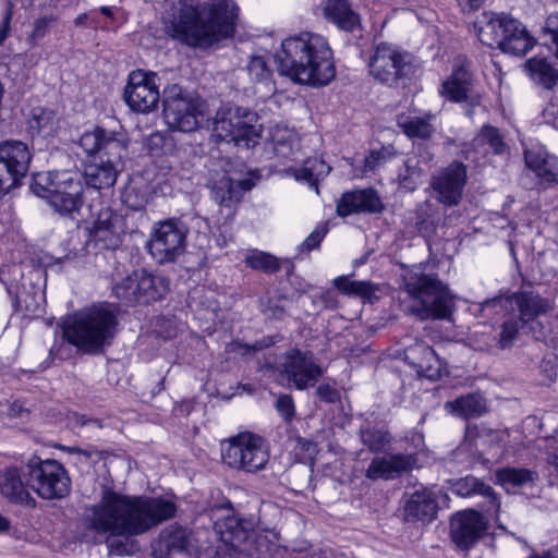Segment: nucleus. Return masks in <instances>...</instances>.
<instances>
[{
    "label": "nucleus",
    "mask_w": 558,
    "mask_h": 558,
    "mask_svg": "<svg viewBox=\"0 0 558 558\" xmlns=\"http://www.w3.org/2000/svg\"><path fill=\"white\" fill-rule=\"evenodd\" d=\"M89 511V529L97 534L130 537L172 519L177 505L165 497L129 496L105 486Z\"/></svg>",
    "instance_id": "obj_1"
},
{
    "label": "nucleus",
    "mask_w": 558,
    "mask_h": 558,
    "mask_svg": "<svg viewBox=\"0 0 558 558\" xmlns=\"http://www.w3.org/2000/svg\"><path fill=\"white\" fill-rule=\"evenodd\" d=\"M236 11L233 0H211L201 9L195 0H167L165 19L174 38L192 47H207L232 36Z\"/></svg>",
    "instance_id": "obj_2"
},
{
    "label": "nucleus",
    "mask_w": 558,
    "mask_h": 558,
    "mask_svg": "<svg viewBox=\"0 0 558 558\" xmlns=\"http://www.w3.org/2000/svg\"><path fill=\"white\" fill-rule=\"evenodd\" d=\"M278 72L292 81L324 86L336 76L332 50L327 39L315 33L301 32L287 37L276 53Z\"/></svg>",
    "instance_id": "obj_3"
},
{
    "label": "nucleus",
    "mask_w": 558,
    "mask_h": 558,
    "mask_svg": "<svg viewBox=\"0 0 558 558\" xmlns=\"http://www.w3.org/2000/svg\"><path fill=\"white\" fill-rule=\"evenodd\" d=\"M118 327L116 314L105 306H92L66 318L65 340L83 353L99 354L111 345Z\"/></svg>",
    "instance_id": "obj_4"
},
{
    "label": "nucleus",
    "mask_w": 558,
    "mask_h": 558,
    "mask_svg": "<svg viewBox=\"0 0 558 558\" xmlns=\"http://www.w3.org/2000/svg\"><path fill=\"white\" fill-rule=\"evenodd\" d=\"M404 289L414 301L410 311L420 319H449L454 296L436 275L411 270L403 277Z\"/></svg>",
    "instance_id": "obj_5"
},
{
    "label": "nucleus",
    "mask_w": 558,
    "mask_h": 558,
    "mask_svg": "<svg viewBox=\"0 0 558 558\" xmlns=\"http://www.w3.org/2000/svg\"><path fill=\"white\" fill-rule=\"evenodd\" d=\"M31 190L62 216L78 213L83 205V186L68 171L37 172L33 175Z\"/></svg>",
    "instance_id": "obj_6"
},
{
    "label": "nucleus",
    "mask_w": 558,
    "mask_h": 558,
    "mask_svg": "<svg viewBox=\"0 0 558 558\" xmlns=\"http://www.w3.org/2000/svg\"><path fill=\"white\" fill-rule=\"evenodd\" d=\"M262 132L258 114L244 107H222L213 120L214 137L246 149L259 143Z\"/></svg>",
    "instance_id": "obj_7"
},
{
    "label": "nucleus",
    "mask_w": 558,
    "mask_h": 558,
    "mask_svg": "<svg viewBox=\"0 0 558 558\" xmlns=\"http://www.w3.org/2000/svg\"><path fill=\"white\" fill-rule=\"evenodd\" d=\"M225 543L254 558H275L280 549L279 535L275 531L256 532L247 520L228 517L217 524Z\"/></svg>",
    "instance_id": "obj_8"
},
{
    "label": "nucleus",
    "mask_w": 558,
    "mask_h": 558,
    "mask_svg": "<svg viewBox=\"0 0 558 558\" xmlns=\"http://www.w3.org/2000/svg\"><path fill=\"white\" fill-rule=\"evenodd\" d=\"M221 458L230 468L251 473L266 466L269 451L264 438L245 432L222 441Z\"/></svg>",
    "instance_id": "obj_9"
},
{
    "label": "nucleus",
    "mask_w": 558,
    "mask_h": 558,
    "mask_svg": "<svg viewBox=\"0 0 558 558\" xmlns=\"http://www.w3.org/2000/svg\"><path fill=\"white\" fill-rule=\"evenodd\" d=\"M411 56L390 43L377 44L368 59V73L378 83L397 86L411 72Z\"/></svg>",
    "instance_id": "obj_10"
},
{
    "label": "nucleus",
    "mask_w": 558,
    "mask_h": 558,
    "mask_svg": "<svg viewBox=\"0 0 558 558\" xmlns=\"http://www.w3.org/2000/svg\"><path fill=\"white\" fill-rule=\"evenodd\" d=\"M26 485L44 499H61L69 495L71 481L66 470L56 460H31L26 465Z\"/></svg>",
    "instance_id": "obj_11"
},
{
    "label": "nucleus",
    "mask_w": 558,
    "mask_h": 558,
    "mask_svg": "<svg viewBox=\"0 0 558 558\" xmlns=\"http://www.w3.org/2000/svg\"><path fill=\"white\" fill-rule=\"evenodd\" d=\"M163 116L171 130L180 132L195 131L203 119L201 102L178 85L166 92Z\"/></svg>",
    "instance_id": "obj_12"
},
{
    "label": "nucleus",
    "mask_w": 558,
    "mask_h": 558,
    "mask_svg": "<svg viewBox=\"0 0 558 558\" xmlns=\"http://www.w3.org/2000/svg\"><path fill=\"white\" fill-rule=\"evenodd\" d=\"M277 371L298 390L314 386L324 374L313 353L295 348L288 350L278 359Z\"/></svg>",
    "instance_id": "obj_13"
},
{
    "label": "nucleus",
    "mask_w": 558,
    "mask_h": 558,
    "mask_svg": "<svg viewBox=\"0 0 558 558\" xmlns=\"http://www.w3.org/2000/svg\"><path fill=\"white\" fill-rule=\"evenodd\" d=\"M186 228L175 219L155 225L147 247L153 258L159 263L174 262L185 250Z\"/></svg>",
    "instance_id": "obj_14"
},
{
    "label": "nucleus",
    "mask_w": 558,
    "mask_h": 558,
    "mask_svg": "<svg viewBox=\"0 0 558 558\" xmlns=\"http://www.w3.org/2000/svg\"><path fill=\"white\" fill-rule=\"evenodd\" d=\"M155 78V73L143 70H135L129 74L123 97L131 110L147 113L157 107L159 90Z\"/></svg>",
    "instance_id": "obj_15"
},
{
    "label": "nucleus",
    "mask_w": 558,
    "mask_h": 558,
    "mask_svg": "<svg viewBox=\"0 0 558 558\" xmlns=\"http://www.w3.org/2000/svg\"><path fill=\"white\" fill-rule=\"evenodd\" d=\"M508 305H514L519 311V318L522 325L533 322L538 316L546 314L551 310L550 300L543 298L534 291H520L511 296H499L486 300L482 304V310H498Z\"/></svg>",
    "instance_id": "obj_16"
},
{
    "label": "nucleus",
    "mask_w": 558,
    "mask_h": 558,
    "mask_svg": "<svg viewBox=\"0 0 558 558\" xmlns=\"http://www.w3.org/2000/svg\"><path fill=\"white\" fill-rule=\"evenodd\" d=\"M485 517L476 510L466 509L450 519V537L461 550L472 548L487 532Z\"/></svg>",
    "instance_id": "obj_17"
},
{
    "label": "nucleus",
    "mask_w": 558,
    "mask_h": 558,
    "mask_svg": "<svg viewBox=\"0 0 558 558\" xmlns=\"http://www.w3.org/2000/svg\"><path fill=\"white\" fill-rule=\"evenodd\" d=\"M465 182V166L453 162L432 177L430 187L439 203L452 207L460 203Z\"/></svg>",
    "instance_id": "obj_18"
},
{
    "label": "nucleus",
    "mask_w": 558,
    "mask_h": 558,
    "mask_svg": "<svg viewBox=\"0 0 558 558\" xmlns=\"http://www.w3.org/2000/svg\"><path fill=\"white\" fill-rule=\"evenodd\" d=\"M512 27V32H519L518 19L507 13L484 11L474 22V28L480 41L488 47H496L502 43L504 35Z\"/></svg>",
    "instance_id": "obj_19"
},
{
    "label": "nucleus",
    "mask_w": 558,
    "mask_h": 558,
    "mask_svg": "<svg viewBox=\"0 0 558 558\" xmlns=\"http://www.w3.org/2000/svg\"><path fill=\"white\" fill-rule=\"evenodd\" d=\"M402 499L405 521L428 523L436 518L438 502L433 489L420 486L412 493H404Z\"/></svg>",
    "instance_id": "obj_20"
},
{
    "label": "nucleus",
    "mask_w": 558,
    "mask_h": 558,
    "mask_svg": "<svg viewBox=\"0 0 558 558\" xmlns=\"http://www.w3.org/2000/svg\"><path fill=\"white\" fill-rule=\"evenodd\" d=\"M417 465L416 453H395L373 459L365 475L372 481L395 480L403 473L411 472Z\"/></svg>",
    "instance_id": "obj_21"
},
{
    "label": "nucleus",
    "mask_w": 558,
    "mask_h": 558,
    "mask_svg": "<svg viewBox=\"0 0 558 558\" xmlns=\"http://www.w3.org/2000/svg\"><path fill=\"white\" fill-rule=\"evenodd\" d=\"M80 146L90 156L96 158L102 155H111L116 160L121 154H126V143L122 136L102 128L85 132L80 138Z\"/></svg>",
    "instance_id": "obj_22"
},
{
    "label": "nucleus",
    "mask_w": 558,
    "mask_h": 558,
    "mask_svg": "<svg viewBox=\"0 0 558 558\" xmlns=\"http://www.w3.org/2000/svg\"><path fill=\"white\" fill-rule=\"evenodd\" d=\"M124 234L121 217L111 208H101L90 229L94 241L102 243L105 248H116Z\"/></svg>",
    "instance_id": "obj_23"
},
{
    "label": "nucleus",
    "mask_w": 558,
    "mask_h": 558,
    "mask_svg": "<svg viewBox=\"0 0 558 558\" xmlns=\"http://www.w3.org/2000/svg\"><path fill=\"white\" fill-rule=\"evenodd\" d=\"M526 167L534 173L538 183L545 186L558 184V159L543 146H532L524 150Z\"/></svg>",
    "instance_id": "obj_24"
},
{
    "label": "nucleus",
    "mask_w": 558,
    "mask_h": 558,
    "mask_svg": "<svg viewBox=\"0 0 558 558\" xmlns=\"http://www.w3.org/2000/svg\"><path fill=\"white\" fill-rule=\"evenodd\" d=\"M125 154H121L116 160L113 156L106 155L97 158L94 162L86 166L84 175L86 184L96 190L112 186L122 169V159Z\"/></svg>",
    "instance_id": "obj_25"
},
{
    "label": "nucleus",
    "mask_w": 558,
    "mask_h": 558,
    "mask_svg": "<svg viewBox=\"0 0 558 558\" xmlns=\"http://www.w3.org/2000/svg\"><path fill=\"white\" fill-rule=\"evenodd\" d=\"M407 360L416 369L420 376L437 380L445 371L444 362L434 349L425 343H417L407 352Z\"/></svg>",
    "instance_id": "obj_26"
},
{
    "label": "nucleus",
    "mask_w": 558,
    "mask_h": 558,
    "mask_svg": "<svg viewBox=\"0 0 558 558\" xmlns=\"http://www.w3.org/2000/svg\"><path fill=\"white\" fill-rule=\"evenodd\" d=\"M383 209L380 197L372 189L347 192L337 205L340 216H349L354 213H380Z\"/></svg>",
    "instance_id": "obj_27"
},
{
    "label": "nucleus",
    "mask_w": 558,
    "mask_h": 558,
    "mask_svg": "<svg viewBox=\"0 0 558 558\" xmlns=\"http://www.w3.org/2000/svg\"><path fill=\"white\" fill-rule=\"evenodd\" d=\"M472 147L484 156L493 154L507 157L510 154V146L506 141L505 134L499 129L489 124L481 128L472 141Z\"/></svg>",
    "instance_id": "obj_28"
},
{
    "label": "nucleus",
    "mask_w": 558,
    "mask_h": 558,
    "mask_svg": "<svg viewBox=\"0 0 558 558\" xmlns=\"http://www.w3.org/2000/svg\"><path fill=\"white\" fill-rule=\"evenodd\" d=\"M0 159L19 179H22L29 169L32 155L25 143L7 141L0 145Z\"/></svg>",
    "instance_id": "obj_29"
},
{
    "label": "nucleus",
    "mask_w": 558,
    "mask_h": 558,
    "mask_svg": "<svg viewBox=\"0 0 558 558\" xmlns=\"http://www.w3.org/2000/svg\"><path fill=\"white\" fill-rule=\"evenodd\" d=\"M324 16L345 32H353L360 26V16L352 10L348 0H327Z\"/></svg>",
    "instance_id": "obj_30"
},
{
    "label": "nucleus",
    "mask_w": 558,
    "mask_h": 558,
    "mask_svg": "<svg viewBox=\"0 0 558 558\" xmlns=\"http://www.w3.org/2000/svg\"><path fill=\"white\" fill-rule=\"evenodd\" d=\"M17 468H8L0 472V493L13 502H35L26 489Z\"/></svg>",
    "instance_id": "obj_31"
},
{
    "label": "nucleus",
    "mask_w": 558,
    "mask_h": 558,
    "mask_svg": "<svg viewBox=\"0 0 558 558\" xmlns=\"http://www.w3.org/2000/svg\"><path fill=\"white\" fill-rule=\"evenodd\" d=\"M471 85V74L460 65L454 68L451 75L442 83L440 94L451 101L461 102L468 99Z\"/></svg>",
    "instance_id": "obj_32"
},
{
    "label": "nucleus",
    "mask_w": 558,
    "mask_h": 558,
    "mask_svg": "<svg viewBox=\"0 0 558 558\" xmlns=\"http://www.w3.org/2000/svg\"><path fill=\"white\" fill-rule=\"evenodd\" d=\"M138 281L141 303L144 304L161 300L169 290V282L165 277L153 275L145 269L138 270Z\"/></svg>",
    "instance_id": "obj_33"
},
{
    "label": "nucleus",
    "mask_w": 558,
    "mask_h": 558,
    "mask_svg": "<svg viewBox=\"0 0 558 558\" xmlns=\"http://www.w3.org/2000/svg\"><path fill=\"white\" fill-rule=\"evenodd\" d=\"M509 31L504 35L502 43L498 46L505 53H510L514 56H524L535 45L534 37L529 33L525 25H523L518 20V29L519 32H512V27H508Z\"/></svg>",
    "instance_id": "obj_34"
},
{
    "label": "nucleus",
    "mask_w": 558,
    "mask_h": 558,
    "mask_svg": "<svg viewBox=\"0 0 558 558\" xmlns=\"http://www.w3.org/2000/svg\"><path fill=\"white\" fill-rule=\"evenodd\" d=\"M28 132L43 137L51 136L58 129V118L53 110L47 108H35L28 119Z\"/></svg>",
    "instance_id": "obj_35"
},
{
    "label": "nucleus",
    "mask_w": 558,
    "mask_h": 558,
    "mask_svg": "<svg viewBox=\"0 0 558 558\" xmlns=\"http://www.w3.org/2000/svg\"><path fill=\"white\" fill-rule=\"evenodd\" d=\"M524 66L530 77L547 89L553 88L558 82V71L545 58H531Z\"/></svg>",
    "instance_id": "obj_36"
},
{
    "label": "nucleus",
    "mask_w": 558,
    "mask_h": 558,
    "mask_svg": "<svg viewBox=\"0 0 558 558\" xmlns=\"http://www.w3.org/2000/svg\"><path fill=\"white\" fill-rule=\"evenodd\" d=\"M445 408L456 415L469 418L481 416L486 410V403L482 396L470 393L447 402Z\"/></svg>",
    "instance_id": "obj_37"
},
{
    "label": "nucleus",
    "mask_w": 558,
    "mask_h": 558,
    "mask_svg": "<svg viewBox=\"0 0 558 558\" xmlns=\"http://www.w3.org/2000/svg\"><path fill=\"white\" fill-rule=\"evenodd\" d=\"M331 167L322 158L312 157L304 161L303 167L294 170V177L298 181L307 183L315 187L318 193V181L329 174Z\"/></svg>",
    "instance_id": "obj_38"
},
{
    "label": "nucleus",
    "mask_w": 558,
    "mask_h": 558,
    "mask_svg": "<svg viewBox=\"0 0 558 558\" xmlns=\"http://www.w3.org/2000/svg\"><path fill=\"white\" fill-rule=\"evenodd\" d=\"M254 183L251 179L235 181L232 178L225 177L214 189L220 204L229 206V203L240 201L242 193L250 191Z\"/></svg>",
    "instance_id": "obj_39"
},
{
    "label": "nucleus",
    "mask_w": 558,
    "mask_h": 558,
    "mask_svg": "<svg viewBox=\"0 0 558 558\" xmlns=\"http://www.w3.org/2000/svg\"><path fill=\"white\" fill-rule=\"evenodd\" d=\"M429 119L430 116L416 117L400 114L398 116L397 124L407 136L425 140L434 132Z\"/></svg>",
    "instance_id": "obj_40"
},
{
    "label": "nucleus",
    "mask_w": 558,
    "mask_h": 558,
    "mask_svg": "<svg viewBox=\"0 0 558 558\" xmlns=\"http://www.w3.org/2000/svg\"><path fill=\"white\" fill-rule=\"evenodd\" d=\"M496 478L504 486L520 487L534 484L538 480V474L524 468H502L496 471Z\"/></svg>",
    "instance_id": "obj_41"
},
{
    "label": "nucleus",
    "mask_w": 558,
    "mask_h": 558,
    "mask_svg": "<svg viewBox=\"0 0 558 558\" xmlns=\"http://www.w3.org/2000/svg\"><path fill=\"white\" fill-rule=\"evenodd\" d=\"M333 284L339 291L345 294L357 295L368 301H371L376 293V288L371 282L350 280L345 276L337 277L333 280Z\"/></svg>",
    "instance_id": "obj_42"
},
{
    "label": "nucleus",
    "mask_w": 558,
    "mask_h": 558,
    "mask_svg": "<svg viewBox=\"0 0 558 558\" xmlns=\"http://www.w3.org/2000/svg\"><path fill=\"white\" fill-rule=\"evenodd\" d=\"M244 262L252 269L265 274H275L281 268L280 260L276 256L258 250L250 251Z\"/></svg>",
    "instance_id": "obj_43"
},
{
    "label": "nucleus",
    "mask_w": 558,
    "mask_h": 558,
    "mask_svg": "<svg viewBox=\"0 0 558 558\" xmlns=\"http://www.w3.org/2000/svg\"><path fill=\"white\" fill-rule=\"evenodd\" d=\"M454 492L462 497L478 494L484 497H488L493 502H496V496L493 488L474 476H466L458 480L454 483Z\"/></svg>",
    "instance_id": "obj_44"
},
{
    "label": "nucleus",
    "mask_w": 558,
    "mask_h": 558,
    "mask_svg": "<svg viewBox=\"0 0 558 558\" xmlns=\"http://www.w3.org/2000/svg\"><path fill=\"white\" fill-rule=\"evenodd\" d=\"M423 177L424 170L420 167L418 159L412 157L408 158L399 170L398 180L401 187L407 191H414Z\"/></svg>",
    "instance_id": "obj_45"
},
{
    "label": "nucleus",
    "mask_w": 558,
    "mask_h": 558,
    "mask_svg": "<svg viewBox=\"0 0 558 558\" xmlns=\"http://www.w3.org/2000/svg\"><path fill=\"white\" fill-rule=\"evenodd\" d=\"M138 270L133 271L113 287L114 295L129 304L141 303Z\"/></svg>",
    "instance_id": "obj_46"
},
{
    "label": "nucleus",
    "mask_w": 558,
    "mask_h": 558,
    "mask_svg": "<svg viewBox=\"0 0 558 558\" xmlns=\"http://www.w3.org/2000/svg\"><path fill=\"white\" fill-rule=\"evenodd\" d=\"M362 442L368 447L373 452H379L390 442V435L388 432L377 428L361 429L360 433Z\"/></svg>",
    "instance_id": "obj_47"
},
{
    "label": "nucleus",
    "mask_w": 558,
    "mask_h": 558,
    "mask_svg": "<svg viewBox=\"0 0 558 558\" xmlns=\"http://www.w3.org/2000/svg\"><path fill=\"white\" fill-rule=\"evenodd\" d=\"M165 542L170 553L186 551L191 546V538L186 530L182 527L172 529L166 536Z\"/></svg>",
    "instance_id": "obj_48"
},
{
    "label": "nucleus",
    "mask_w": 558,
    "mask_h": 558,
    "mask_svg": "<svg viewBox=\"0 0 558 558\" xmlns=\"http://www.w3.org/2000/svg\"><path fill=\"white\" fill-rule=\"evenodd\" d=\"M523 325L520 322V318L509 317L501 325V331L499 333L498 343L500 348L506 349L511 347L513 343L519 329Z\"/></svg>",
    "instance_id": "obj_49"
},
{
    "label": "nucleus",
    "mask_w": 558,
    "mask_h": 558,
    "mask_svg": "<svg viewBox=\"0 0 558 558\" xmlns=\"http://www.w3.org/2000/svg\"><path fill=\"white\" fill-rule=\"evenodd\" d=\"M247 72L252 80L262 82L270 76V70L264 57L254 56L250 59L247 64Z\"/></svg>",
    "instance_id": "obj_50"
},
{
    "label": "nucleus",
    "mask_w": 558,
    "mask_h": 558,
    "mask_svg": "<svg viewBox=\"0 0 558 558\" xmlns=\"http://www.w3.org/2000/svg\"><path fill=\"white\" fill-rule=\"evenodd\" d=\"M275 408L286 422H291L295 415L294 400L291 395H280L276 400Z\"/></svg>",
    "instance_id": "obj_51"
},
{
    "label": "nucleus",
    "mask_w": 558,
    "mask_h": 558,
    "mask_svg": "<svg viewBox=\"0 0 558 558\" xmlns=\"http://www.w3.org/2000/svg\"><path fill=\"white\" fill-rule=\"evenodd\" d=\"M20 180L21 179L8 168L7 163H3L0 159V197L5 195L12 187H15Z\"/></svg>",
    "instance_id": "obj_52"
},
{
    "label": "nucleus",
    "mask_w": 558,
    "mask_h": 558,
    "mask_svg": "<svg viewBox=\"0 0 558 558\" xmlns=\"http://www.w3.org/2000/svg\"><path fill=\"white\" fill-rule=\"evenodd\" d=\"M54 21L56 19L52 15L43 16L35 21L34 29L29 36V41L32 45H35L46 35L48 28L53 24Z\"/></svg>",
    "instance_id": "obj_53"
},
{
    "label": "nucleus",
    "mask_w": 558,
    "mask_h": 558,
    "mask_svg": "<svg viewBox=\"0 0 558 558\" xmlns=\"http://www.w3.org/2000/svg\"><path fill=\"white\" fill-rule=\"evenodd\" d=\"M270 344H271V342L269 340L256 341L252 345L244 344L239 341H233L228 344V351L236 352V353H241V354H247L250 352L259 351L266 347H269Z\"/></svg>",
    "instance_id": "obj_54"
},
{
    "label": "nucleus",
    "mask_w": 558,
    "mask_h": 558,
    "mask_svg": "<svg viewBox=\"0 0 558 558\" xmlns=\"http://www.w3.org/2000/svg\"><path fill=\"white\" fill-rule=\"evenodd\" d=\"M325 235V228H316L300 245V251L311 252L312 250L318 247Z\"/></svg>",
    "instance_id": "obj_55"
},
{
    "label": "nucleus",
    "mask_w": 558,
    "mask_h": 558,
    "mask_svg": "<svg viewBox=\"0 0 558 558\" xmlns=\"http://www.w3.org/2000/svg\"><path fill=\"white\" fill-rule=\"evenodd\" d=\"M544 32L550 36L551 41L556 45L558 54V12L548 15L545 22Z\"/></svg>",
    "instance_id": "obj_56"
},
{
    "label": "nucleus",
    "mask_w": 558,
    "mask_h": 558,
    "mask_svg": "<svg viewBox=\"0 0 558 558\" xmlns=\"http://www.w3.org/2000/svg\"><path fill=\"white\" fill-rule=\"evenodd\" d=\"M108 549L111 555H130L132 553V544L129 541L114 538L108 542Z\"/></svg>",
    "instance_id": "obj_57"
},
{
    "label": "nucleus",
    "mask_w": 558,
    "mask_h": 558,
    "mask_svg": "<svg viewBox=\"0 0 558 558\" xmlns=\"http://www.w3.org/2000/svg\"><path fill=\"white\" fill-rule=\"evenodd\" d=\"M299 147L298 140H288L287 144H280L278 146L272 147L276 156L282 159H289L293 157L295 150Z\"/></svg>",
    "instance_id": "obj_58"
},
{
    "label": "nucleus",
    "mask_w": 558,
    "mask_h": 558,
    "mask_svg": "<svg viewBox=\"0 0 558 558\" xmlns=\"http://www.w3.org/2000/svg\"><path fill=\"white\" fill-rule=\"evenodd\" d=\"M316 395L325 402L333 403L339 399L337 389L328 384L319 385L316 389Z\"/></svg>",
    "instance_id": "obj_59"
},
{
    "label": "nucleus",
    "mask_w": 558,
    "mask_h": 558,
    "mask_svg": "<svg viewBox=\"0 0 558 558\" xmlns=\"http://www.w3.org/2000/svg\"><path fill=\"white\" fill-rule=\"evenodd\" d=\"M288 140H296L295 134L287 129H276L272 132L271 141H272V147L278 146L280 144H287Z\"/></svg>",
    "instance_id": "obj_60"
},
{
    "label": "nucleus",
    "mask_w": 558,
    "mask_h": 558,
    "mask_svg": "<svg viewBox=\"0 0 558 558\" xmlns=\"http://www.w3.org/2000/svg\"><path fill=\"white\" fill-rule=\"evenodd\" d=\"M384 160V154L381 151H372L364 160L363 172L374 171Z\"/></svg>",
    "instance_id": "obj_61"
},
{
    "label": "nucleus",
    "mask_w": 558,
    "mask_h": 558,
    "mask_svg": "<svg viewBox=\"0 0 558 558\" xmlns=\"http://www.w3.org/2000/svg\"><path fill=\"white\" fill-rule=\"evenodd\" d=\"M12 5L10 4L5 11L2 22L0 23V45L7 39L12 20Z\"/></svg>",
    "instance_id": "obj_62"
},
{
    "label": "nucleus",
    "mask_w": 558,
    "mask_h": 558,
    "mask_svg": "<svg viewBox=\"0 0 558 558\" xmlns=\"http://www.w3.org/2000/svg\"><path fill=\"white\" fill-rule=\"evenodd\" d=\"M462 11L477 10L485 0H456Z\"/></svg>",
    "instance_id": "obj_63"
},
{
    "label": "nucleus",
    "mask_w": 558,
    "mask_h": 558,
    "mask_svg": "<svg viewBox=\"0 0 558 558\" xmlns=\"http://www.w3.org/2000/svg\"><path fill=\"white\" fill-rule=\"evenodd\" d=\"M266 315L272 318H281L284 314V310L276 304H269L265 310Z\"/></svg>",
    "instance_id": "obj_64"
}]
</instances>
